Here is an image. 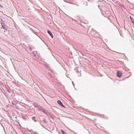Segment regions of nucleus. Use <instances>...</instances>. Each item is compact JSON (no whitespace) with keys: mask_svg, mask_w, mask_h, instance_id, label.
<instances>
[{"mask_svg":"<svg viewBox=\"0 0 134 134\" xmlns=\"http://www.w3.org/2000/svg\"><path fill=\"white\" fill-rule=\"evenodd\" d=\"M116 75L119 77H120L122 75V73L120 71H118L116 73Z\"/></svg>","mask_w":134,"mask_h":134,"instance_id":"f257e3e1","label":"nucleus"},{"mask_svg":"<svg viewBox=\"0 0 134 134\" xmlns=\"http://www.w3.org/2000/svg\"><path fill=\"white\" fill-rule=\"evenodd\" d=\"M58 103L62 107H65L64 105L63 104L61 101L60 100H58L57 101Z\"/></svg>","mask_w":134,"mask_h":134,"instance_id":"f03ea898","label":"nucleus"},{"mask_svg":"<svg viewBox=\"0 0 134 134\" xmlns=\"http://www.w3.org/2000/svg\"><path fill=\"white\" fill-rule=\"evenodd\" d=\"M47 32L49 34L50 36L52 37L53 38V35L52 33L50 32V31L48 30V31Z\"/></svg>","mask_w":134,"mask_h":134,"instance_id":"7ed1b4c3","label":"nucleus"},{"mask_svg":"<svg viewBox=\"0 0 134 134\" xmlns=\"http://www.w3.org/2000/svg\"><path fill=\"white\" fill-rule=\"evenodd\" d=\"M130 19H131V20L132 22L134 24V20L133 19H132V17L131 16H130Z\"/></svg>","mask_w":134,"mask_h":134,"instance_id":"20e7f679","label":"nucleus"},{"mask_svg":"<svg viewBox=\"0 0 134 134\" xmlns=\"http://www.w3.org/2000/svg\"><path fill=\"white\" fill-rule=\"evenodd\" d=\"M61 131L62 134H66L63 130H61Z\"/></svg>","mask_w":134,"mask_h":134,"instance_id":"39448f33","label":"nucleus"},{"mask_svg":"<svg viewBox=\"0 0 134 134\" xmlns=\"http://www.w3.org/2000/svg\"><path fill=\"white\" fill-rule=\"evenodd\" d=\"M2 26L3 28V29H4L5 28V27L4 26H3L2 25Z\"/></svg>","mask_w":134,"mask_h":134,"instance_id":"423d86ee","label":"nucleus"},{"mask_svg":"<svg viewBox=\"0 0 134 134\" xmlns=\"http://www.w3.org/2000/svg\"><path fill=\"white\" fill-rule=\"evenodd\" d=\"M72 83H73V85L74 86V83L73 82H72Z\"/></svg>","mask_w":134,"mask_h":134,"instance_id":"0eeeda50","label":"nucleus"}]
</instances>
